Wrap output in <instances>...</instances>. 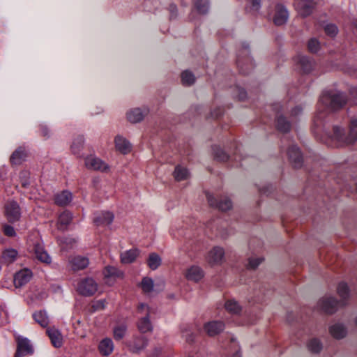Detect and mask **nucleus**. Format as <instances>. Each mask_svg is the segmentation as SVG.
Returning <instances> with one entry per match:
<instances>
[{
    "mask_svg": "<svg viewBox=\"0 0 357 357\" xmlns=\"http://www.w3.org/2000/svg\"><path fill=\"white\" fill-rule=\"evenodd\" d=\"M17 352L15 357H20L26 354H31L33 352V347L30 341L25 337L17 336Z\"/></svg>",
    "mask_w": 357,
    "mask_h": 357,
    "instance_id": "obj_11",
    "label": "nucleus"
},
{
    "mask_svg": "<svg viewBox=\"0 0 357 357\" xmlns=\"http://www.w3.org/2000/svg\"><path fill=\"white\" fill-rule=\"evenodd\" d=\"M263 261L261 257H251L249 259L248 268L250 269L256 268Z\"/></svg>",
    "mask_w": 357,
    "mask_h": 357,
    "instance_id": "obj_48",
    "label": "nucleus"
},
{
    "mask_svg": "<svg viewBox=\"0 0 357 357\" xmlns=\"http://www.w3.org/2000/svg\"><path fill=\"white\" fill-rule=\"evenodd\" d=\"M160 352H161V349H156L155 350V354L154 355L155 356H158V355H159L160 354Z\"/></svg>",
    "mask_w": 357,
    "mask_h": 357,
    "instance_id": "obj_59",
    "label": "nucleus"
},
{
    "mask_svg": "<svg viewBox=\"0 0 357 357\" xmlns=\"http://www.w3.org/2000/svg\"><path fill=\"white\" fill-rule=\"evenodd\" d=\"M213 151L214 157L219 161H226L229 158L227 154L220 146H214Z\"/></svg>",
    "mask_w": 357,
    "mask_h": 357,
    "instance_id": "obj_43",
    "label": "nucleus"
},
{
    "mask_svg": "<svg viewBox=\"0 0 357 357\" xmlns=\"http://www.w3.org/2000/svg\"><path fill=\"white\" fill-rule=\"evenodd\" d=\"M105 282L112 285L117 279L123 277V273L115 266H106L103 271Z\"/></svg>",
    "mask_w": 357,
    "mask_h": 357,
    "instance_id": "obj_12",
    "label": "nucleus"
},
{
    "mask_svg": "<svg viewBox=\"0 0 357 357\" xmlns=\"http://www.w3.org/2000/svg\"><path fill=\"white\" fill-rule=\"evenodd\" d=\"M289 18V12L282 5L278 4L275 8V14L273 18L274 23L276 25H282L285 24Z\"/></svg>",
    "mask_w": 357,
    "mask_h": 357,
    "instance_id": "obj_18",
    "label": "nucleus"
},
{
    "mask_svg": "<svg viewBox=\"0 0 357 357\" xmlns=\"http://www.w3.org/2000/svg\"><path fill=\"white\" fill-rule=\"evenodd\" d=\"M73 199L71 192L68 191H63L61 193L56 195L54 201L55 203L59 206H66L68 205Z\"/></svg>",
    "mask_w": 357,
    "mask_h": 357,
    "instance_id": "obj_31",
    "label": "nucleus"
},
{
    "mask_svg": "<svg viewBox=\"0 0 357 357\" xmlns=\"http://www.w3.org/2000/svg\"><path fill=\"white\" fill-rule=\"evenodd\" d=\"M97 289V283L91 278L80 280L77 287V291L85 296L93 295L96 292Z\"/></svg>",
    "mask_w": 357,
    "mask_h": 357,
    "instance_id": "obj_5",
    "label": "nucleus"
},
{
    "mask_svg": "<svg viewBox=\"0 0 357 357\" xmlns=\"http://www.w3.org/2000/svg\"><path fill=\"white\" fill-rule=\"evenodd\" d=\"M308 349L312 353H319L322 349V344L317 338H312L307 343Z\"/></svg>",
    "mask_w": 357,
    "mask_h": 357,
    "instance_id": "obj_39",
    "label": "nucleus"
},
{
    "mask_svg": "<svg viewBox=\"0 0 357 357\" xmlns=\"http://www.w3.org/2000/svg\"><path fill=\"white\" fill-rule=\"evenodd\" d=\"M346 98L342 93L335 91L324 92L319 101L317 111L313 119V130L315 133L323 126L324 119L330 111L342 108L346 103Z\"/></svg>",
    "mask_w": 357,
    "mask_h": 357,
    "instance_id": "obj_1",
    "label": "nucleus"
},
{
    "mask_svg": "<svg viewBox=\"0 0 357 357\" xmlns=\"http://www.w3.org/2000/svg\"><path fill=\"white\" fill-rule=\"evenodd\" d=\"M234 354H232V355L230 357H241V354L238 348L237 344H235L234 345Z\"/></svg>",
    "mask_w": 357,
    "mask_h": 357,
    "instance_id": "obj_56",
    "label": "nucleus"
},
{
    "mask_svg": "<svg viewBox=\"0 0 357 357\" xmlns=\"http://www.w3.org/2000/svg\"><path fill=\"white\" fill-rule=\"evenodd\" d=\"M5 213L8 220L10 222L17 221L21 216L20 208L15 201H10L6 203Z\"/></svg>",
    "mask_w": 357,
    "mask_h": 357,
    "instance_id": "obj_10",
    "label": "nucleus"
},
{
    "mask_svg": "<svg viewBox=\"0 0 357 357\" xmlns=\"http://www.w3.org/2000/svg\"><path fill=\"white\" fill-rule=\"evenodd\" d=\"M84 142V137L82 136H79L75 139L71 145V151L73 154L77 156L80 155V152L83 147Z\"/></svg>",
    "mask_w": 357,
    "mask_h": 357,
    "instance_id": "obj_37",
    "label": "nucleus"
},
{
    "mask_svg": "<svg viewBox=\"0 0 357 357\" xmlns=\"http://www.w3.org/2000/svg\"><path fill=\"white\" fill-rule=\"evenodd\" d=\"M169 11L171 13V18L175 17L176 16V13L177 10L176 6L174 4L169 6Z\"/></svg>",
    "mask_w": 357,
    "mask_h": 357,
    "instance_id": "obj_55",
    "label": "nucleus"
},
{
    "mask_svg": "<svg viewBox=\"0 0 357 357\" xmlns=\"http://www.w3.org/2000/svg\"><path fill=\"white\" fill-rule=\"evenodd\" d=\"M350 93L354 98H357V87H353L350 91Z\"/></svg>",
    "mask_w": 357,
    "mask_h": 357,
    "instance_id": "obj_58",
    "label": "nucleus"
},
{
    "mask_svg": "<svg viewBox=\"0 0 357 357\" xmlns=\"http://www.w3.org/2000/svg\"><path fill=\"white\" fill-rule=\"evenodd\" d=\"M33 251L36 258L40 262L46 264H51V257L49 255V254L45 250L43 245L40 242H37L33 244Z\"/></svg>",
    "mask_w": 357,
    "mask_h": 357,
    "instance_id": "obj_14",
    "label": "nucleus"
},
{
    "mask_svg": "<svg viewBox=\"0 0 357 357\" xmlns=\"http://www.w3.org/2000/svg\"><path fill=\"white\" fill-rule=\"evenodd\" d=\"M329 333L335 339L344 338L347 334L346 327L340 323H335L329 327Z\"/></svg>",
    "mask_w": 357,
    "mask_h": 357,
    "instance_id": "obj_22",
    "label": "nucleus"
},
{
    "mask_svg": "<svg viewBox=\"0 0 357 357\" xmlns=\"http://www.w3.org/2000/svg\"><path fill=\"white\" fill-rule=\"evenodd\" d=\"M194 4L199 13L204 14L208 10V0H194Z\"/></svg>",
    "mask_w": 357,
    "mask_h": 357,
    "instance_id": "obj_42",
    "label": "nucleus"
},
{
    "mask_svg": "<svg viewBox=\"0 0 357 357\" xmlns=\"http://www.w3.org/2000/svg\"><path fill=\"white\" fill-rule=\"evenodd\" d=\"M22 185H23V186L25 187L26 185V183H23Z\"/></svg>",
    "mask_w": 357,
    "mask_h": 357,
    "instance_id": "obj_62",
    "label": "nucleus"
},
{
    "mask_svg": "<svg viewBox=\"0 0 357 357\" xmlns=\"http://www.w3.org/2000/svg\"><path fill=\"white\" fill-rule=\"evenodd\" d=\"M47 333L54 347L59 348L63 343V337L61 333L56 328H52L47 330Z\"/></svg>",
    "mask_w": 357,
    "mask_h": 357,
    "instance_id": "obj_25",
    "label": "nucleus"
},
{
    "mask_svg": "<svg viewBox=\"0 0 357 357\" xmlns=\"http://www.w3.org/2000/svg\"><path fill=\"white\" fill-rule=\"evenodd\" d=\"M325 33L331 37H335L338 33V29L334 24H328L324 26Z\"/></svg>",
    "mask_w": 357,
    "mask_h": 357,
    "instance_id": "obj_46",
    "label": "nucleus"
},
{
    "mask_svg": "<svg viewBox=\"0 0 357 357\" xmlns=\"http://www.w3.org/2000/svg\"><path fill=\"white\" fill-rule=\"evenodd\" d=\"M237 66L241 73H248L254 68V62L249 56V50L245 48L238 55Z\"/></svg>",
    "mask_w": 357,
    "mask_h": 357,
    "instance_id": "obj_4",
    "label": "nucleus"
},
{
    "mask_svg": "<svg viewBox=\"0 0 357 357\" xmlns=\"http://www.w3.org/2000/svg\"><path fill=\"white\" fill-rule=\"evenodd\" d=\"M207 199L211 206L218 207L221 211H227L232 206L231 200L227 197L220 198L218 202L213 195H207Z\"/></svg>",
    "mask_w": 357,
    "mask_h": 357,
    "instance_id": "obj_13",
    "label": "nucleus"
},
{
    "mask_svg": "<svg viewBox=\"0 0 357 357\" xmlns=\"http://www.w3.org/2000/svg\"><path fill=\"white\" fill-rule=\"evenodd\" d=\"M161 261L160 257L158 254L152 252L149 256L147 264L151 270H155L160 266Z\"/></svg>",
    "mask_w": 357,
    "mask_h": 357,
    "instance_id": "obj_34",
    "label": "nucleus"
},
{
    "mask_svg": "<svg viewBox=\"0 0 357 357\" xmlns=\"http://www.w3.org/2000/svg\"><path fill=\"white\" fill-rule=\"evenodd\" d=\"M98 349L103 356H109L114 350V344L111 339L105 338L99 344Z\"/></svg>",
    "mask_w": 357,
    "mask_h": 357,
    "instance_id": "obj_29",
    "label": "nucleus"
},
{
    "mask_svg": "<svg viewBox=\"0 0 357 357\" xmlns=\"http://www.w3.org/2000/svg\"><path fill=\"white\" fill-rule=\"evenodd\" d=\"M114 220L113 213L109 211H102L95 214L94 222L96 225H110Z\"/></svg>",
    "mask_w": 357,
    "mask_h": 357,
    "instance_id": "obj_21",
    "label": "nucleus"
},
{
    "mask_svg": "<svg viewBox=\"0 0 357 357\" xmlns=\"http://www.w3.org/2000/svg\"><path fill=\"white\" fill-rule=\"evenodd\" d=\"M218 116H219V114H214V116H215V117H218Z\"/></svg>",
    "mask_w": 357,
    "mask_h": 357,
    "instance_id": "obj_61",
    "label": "nucleus"
},
{
    "mask_svg": "<svg viewBox=\"0 0 357 357\" xmlns=\"http://www.w3.org/2000/svg\"><path fill=\"white\" fill-rule=\"evenodd\" d=\"M297 59L298 65L304 73H310L313 69L314 63L308 57L300 55Z\"/></svg>",
    "mask_w": 357,
    "mask_h": 357,
    "instance_id": "obj_28",
    "label": "nucleus"
},
{
    "mask_svg": "<svg viewBox=\"0 0 357 357\" xmlns=\"http://www.w3.org/2000/svg\"><path fill=\"white\" fill-rule=\"evenodd\" d=\"M204 276L202 268L198 266L192 265L186 269L185 277L188 280L197 282Z\"/></svg>",
    "mask_w": 357,
    "mask_h": 357,
    "instance_id": "obj_15",
    "label": "nucleus"
},
{
    "mask_svg": "<svg viewBox=\"0 0 357 357\" xmlns=\"http://www.w3.org/2000/svg\"><path fill=\"white\" fill-rule=\"evenodd\" d=\"M340 305H343L342 302L331 296H324L318 303L319 308L328 314L334 313Z\"/></svg>",
    "mask_w": 357,
    "mask_h": 357,
    "instance_id": "obj_6",
    "label": "nucleus"
},
{
    "mask_svg": "<svg viewBox=\"0 0 357 357\" xmlns=\"http://www.w3.org/2000/svg\"><path fill=\"white\" fill-rule=\"evenodd\" d=\"M337 294L342 298V304L344 305V301L349 296V290L347 284L345 282H340L337 286Z\"/></svg>",
    "mask_w": 357,
    "mask_h": 357,
    "instance_id": "obj_35",
    "label": "nucleus"
},
{
    "mask_svg": "<svg viewBox=\"0 0 357 357\" xmlns=\"http://www.w3.org/2000/svg\"><path fill=\"white\" fill-rule=\"evenodd\" d=\"M73 219L72 213L69 211H63L60 214L58 218L57 227L60 230H64L67 228L68 225L70 223Z\"/></svg>",
    "mask_w": 357,
    "mask_h": 357,
    "instance_id": "obj_27",
    "label": "nucleus"
},
{
    "mask_svg": "<svg viewBox=\"0 0 357 357\" xmlns=\"http://www.w3.org/2000/svg\"><path fill=\"white\" fill-rule=\"evenodd\" d=\"M181 81L183 85L190 86L195 81V75L190 71H183L181 74Z\"/></svg>",
    "mask_w": 357,
    "mask_h": 357,
    "instance_id": "obj_41",
    "label": "nucleus"
},
{
    "mask_svg": "<svg viewBox=\"0 0 357 357\" xmlns=\"http://www.w3.org/2000/svg\"><path fill=\"white\" fill-rule=\"evenodd\" d=\"M302 110L303 109L301 106H296L291 110V116L296 117L301 114Z\"/></svg>",
    "mask_w": 357,
    "mask_h": 357,
    "instance_id": "obj_52",
    "label": "nucleus"
},
{
    "mask_svg": "<svg viewBox=\"0 0 357 357\" xmlns=\"http://www.w3.org/2000/svg\"><path fill=\"white\" fill-rule=\"evenodd\" d=\"M126 330H127V327L124 324H121V325L116 326L114 328V337L115 338V340H121L124 337Z\"/></svg>",
    "mask_w": 357,
    "mask_h": 357,
    "instance_id": "obj_45",
    "label": "nucleus"
},
{
    "mask_svg": "<svg viewBox=\"0 0 357 357\" xmlns=\"http://www.w3.org/2000/svg\"><path fill=\"white\" fill-rule=\"evenodd\" d=\"M34 320L42 327L45 328L49 324V317L45 311L39 310L33 314Z\"/></svg>",
    "mask_w": 357,
    "mask_h": 357,
    "instance_id": "obj_33",
    "label": "nucleus"
},
{
    "mask_svg": "<svg viewBox=\"0 0 357 357\" xmlns=\"http://www.w3.org/2000/svg\"><path fill=\"white\" fill-rule=\"evenodd\" d=\"M307 47L311 52L316 53L320 48V43L317 39L312 38L308 42Z\"/></svg>",
    "mask_w": 357,
    "mask_h": 357,
    "instance_id": "obj_47",
    "label": "nucleus"
},
{
    "mask_svg": "<svg viewBox=\"0 0 357 357\" xmlns=\"http://www.w3.org/2000/svg\"><path fill=\"white\" fill-rule=\"evenodd\" d=\"M115 146L118 151L123 154L130 151L131 146L128 141L121 136H117L115 138Z\"/></svg>",
    "mask_w": 357,
    "mask_h": 357,
    "instance_id": "obj_30",
    "label": "nucleus"
},
{
    "mask_svg": "<svg viewBox=\"0 0 357 357\" xmlns=\"http://www.w3.org/2000/svg\"><path fill=\"white\" fill-rule=\"evenodd\" d=\"M141 287L144 292L150 293L153 289V281L151 278L145 277L141 282Z\"/></svg>",
    "mask_w": 357,
    "mask_h": 357,
    "instance_id": "obj_44",
    "label": "nucleus"
},
{
    "mask_svg": "<svg viewBox=\"0 0 357 357\" xmlns=\"http://www.w3.org/2000/svg\"><path fill=\"white\" fill-rule=\"evenodd\" d=\"M85 165L88 169L98 170L102 172H107L109 170L108 165L101 159L94 155H89L86 158Z\"/></svg>",
    "mask_w": 357,
    "mask_h": 357,
    "instance_id": "obj_9",
    "label": "nucleus"
},
{
    "mask_svg": "<svg viewBox=\"0 0 357 357\" xmlns=\"http://www.w3.org/2000/svg\"><path fill=\"white\" fill-rule=\"evenodd\" d=\"M26 157V153L24 148L19 147L11 155L10 162L15 165H20L25 160Z\"/></svg>",
    "mask_w": 357,
    "mask_h": 357,
    "instance_id": "obj_26",
    "label": "nucleus"
},
{
    "mask_svg": "<svg viewBox=\"0 0 357 357\" xmlns=\"http://www.w3.org/2000/svg\"><path fill=\"white\" fill-rule=\"evenodd\" d=\"M322 140L328 145L336 147H342L354 144L357 141V117H354L351 119L348 134H346L343 128L335 126L333 128V133L327 134Z\"/></svg>",
    "mask_w": 357,
    "mask_h": 357,
    "instance_id": "obj_2",
    "label": "nucleus"
},
{
    "mask_svg": "<svg viewBox=\"0 0 357 357\" xmlns=\"http://www.w3.org/2000/svg\"><path fill=\"white\" fill-rule=\"evenodd\" d=\"M139 253L140 250L137 248H132L123 252L121 254V261L123 264H131L135 261Z\"/></svg>",
    "mask_w": 357,
    "mask_h": 357,
    "instance_id": "obj_23",
    "label": "nucleus"
},
{
    "mask_svg": "<svg viewBox=\"0 0 357 357\" xmlns=\"http://www.w3.org/2000/svg\"><path fill=\"white\" fill-rule=\"evenodd\" d=\"M17 256V250L14 249H6L2 253V259L4 262L10 264L16 259Z\"/></svg>",
    "mask_w": 357,
    "mask_h": 357,
    "instance_id": "obj_36",
    "label": "nucleus"
},
{
    "mask_svg": "<svg viewBox=\"0 0 357 357\" xmlns=\"http://www.w3.org/2000/svg\"><path fill=\"white\" fill-rule=\"evenodd\" d=\"M147 113L146 109L142 110L140 108H134L127 112V119L130 123H138L144 118Z\"/></svg>",
    "mask_w": 357,
    "mask_h": 357,
    "instance_id": "obj_20",
    "label": "nucleus"
},
{
    "mask_svg": "<svg viewBox=\"0 0 357 357\" xmlns=\"http://www.w3.org/2000/svg\"><path fill=\"white\" fill-rule=\"evenodd\" d=\"M32 273L29 269H23L17 272L14 277V284L17 288L21 287L29 282Z\"/></svg>",
    "mask_w": 357,
    "mask_h": 357,
    "instance_id": "obj_17",
    "label": "nucleus"
},
{
    "mask_svg": "<svg viewBox=\"0 0 357 357\" xmlns=\"http://www.w3.org/2000/svg\"><path fill=\"white\" fill-rule=\"evenodd\" d=\"M224 328V323L219 321H210L204 325V331L210 336H214L220 333Z\"/></svg>",
    "mask_w": 357,
    "mask_h": 357,
    "instance_id": "obj_19",
    "label": "nucleus"
},
{
    "mask_svg": "<svg viewBox=\"0 0 357 357\" xmlns=\"http://www.w3.org/2000/svg\"><path fill=\"white\" fill-rule=\"evenodd\" d=\"M173 174L175 180L177 181L186 180L190 176V173L188 170L185 167H182L181 165H177L175 167Z\"/></svg>",
    "mask_w": 357,
    "mask_h": 357,
    "instance_id": "obj_32",
    "label": "nucleus"
},
{
    "mask_svg": "<svg viewBox=\"0 0 357 357\" xmlns=\"http://www.w3.org/2000/svg\"><path fill=\"white\" fill-rule=\"evenodd\" d=\"M183 337L185 338V340L187 342H191L192 341V334L189 333L188 331L183 332Z\"/></svg>",
    "mask_w": 357,
    "mask_h": 357,
    "instance_id": "obj_57",
    "label": "nucleus"
},
{
    "mask_svg": "<svg viewBox=\"0 0 357 357\" xmlns=\"http://www.w3.org/2000/svg\"><path fill=\"white\" fill-rule=\"evenodd\" d=\"M225 259V250L220 246L213 247L206 255V260L211 266L221 264Z\"/></svg>",
    "mask_w": 357,
    "mask_h": 357,
    "instance_id": "obj_7",
    "label": "nucleus"
},
{
    "mask_svg": "<svg viewBox=\"0 0 357 357\" xmlns=\"http://www.w3.org/2000/svg\"><path fill=\"white\" fill-rule=\"evenodd\" d=\"M354 26H355V27L356 28V29H357V19H356V20H354Z\"/></svg>",
    "mask_w": 357,
    "mask_h": 357,
    "instance_id": "obj_60",
    "label": "nucleus"
},
{
    "mask_svg": "<svg viewBox=\"0 0 357 357\" xmlns=\"http://www.w3.org/2000/svg\"><path fill=\"white\" fill-rule=\"evenodd\" d=\"M276 126L278 129L283 132H288L290 130L291 125L283 116H278L277 119Z\"/></svg>",
    "mask_w": 357,
    "mask_h": 357,
    "instance_id": "obj_40",
    "label": "nucleus"
},
{
    "mask_svg": "<svg viewBox=\"0 0 357 357\" xmlns=\"http://www.w3.org/2000/svg\"><path fill=\"white\" fill-rule=\"evenodd\" d=\"M287 154L290 162L293 164L294 167L298 168L302 166L303 157L299 149L296 146H291L288 149Z\"/></svg>",
    "mask_w": 357,
    "mask_h": 357,
    "instance_id": "obj_16",
    "label": "nucleus"
},
{
    "mask_svg": "<svg viewBox=\"0 0 357 357\" xmlns=\"http://www.w3.org/2000/svg\"><path fill=\"white\" fill-rule=\"evenodd\" d=\"M3 232L6 236L10 237L15 236L16 234L14 228L7 225L3 227Z\"/></svg>",
    "mask_w": 357,
    "mask_h": 357,
    "instance_id": "obj_49",
    "label": "nucleus"
},
{
    "mask_svg": "<svg viewBox=\"0 0 357 357\" xmlns=\"http://www.w3.org/2000/svg\"><path fill=\"white\" fill-rule=\"evenodd\" d=\"M138 313L141 317L137 322V328L142 333L151 332L153 326L149 319V315L153 313V309L146 304L141 303L138 306Z\"/></svg>",
    "mask_w": 357,
    "mask_h": 357,
    "instance_id": "obj_3",
    "label": "nucleus"
},
{
    "mask_svg": "<svg viewBox=\"0 0 357 357\" xmlns=\"http://www.w3.org/2000/svg\"><path fill=\"white\" fill-rule=\"evenodd\" d=\"M225 309L231 314H238L241 311L238 303L234 300H229L225 304Z\"/></svg>",
    "mask_w": 357,
    "mask_h": 357,
    "instance_id": "obj_38",
    "label": "nucleus"
},
{
    "mask_svg": "<svg viewBox=\"0 0 357 357\" xmlns=\"http://www.w3.org/2000/svg\"><path fill=\"white\" fill-rule=\"evenodd\" d=\"M294 6L298 13L305 17L312 13L315 3L312 0H295Z\"/></svg>",
    "mask_w": 357,
    "mask_h": 357,
    "instance_id": "obj_8",
    "label": "nucleus"
},
{
    "mask_svg": "<svg viewBox=\"0 0 357 357\" xmlns=\"http://www.w3.org/2000/svg\"><path fill=\"white\" fill-rule=\"evenodd\" d=\"M40 135L45 138H48L50 135V130L45 125L40 126Z\"/></svg>",
    "mask_w": 357,
    "mask_h": 357,
    "instance_id": "obj_51",
    "label": "nucleus"
},
{
    "mask_svg": "<svg viewBox=\"0 0 357 357\" xmlns=\"http://www.w3.org/2000/svg\"><path fill=\"white\" fill-rule=\"evenodd\" d=\"M261 7V0H250V9L255 12L259 10Z\"/></svg>",
    "mask_w": 357,
    "mask_h": 357,
    "instance_id": "obj_50",
    "label": "nucleus"
},
{
    "mask_svg": "<svg viewBox=\"0 0 357 357\" xmlns=\"http://www.w3.org/2000/svg\"><path fill=\"white\" fill-rule=\"evenodd\" d=\"M89 259L85 257L76 256L70 260V264L73 270L79 271L85 268L89 265Z\"/></svg>",
    "mask_w": 357,
    "mask_h": 357,
    "instance_id": "obj_24",
    "label": "nucleus"
},
{
    "mask_svg": "<svg viewBox=\"0 0 357 357\" xmlns=\"http://www.w3.org/2000/svg\"><path fill=\"white\" fill-rule=\"evenodd\" d=\"M246 91L243 89H238V98L239 100H244L246 98Z\"/></svg>",
    "mask_w": 357,
    "mask_h": 357,
    "instance_id": "obj_54",
    "label": "nucleus"
},
{
    "mask_svg": "<svg viewBox=\"0 0 357 357\" xmlns=\"http://www.w3.org/2000/svg\"><path fill=\"white\" fill-rule=\"evenodd\" d=\"M105 306V300H100L96 302V303L94 305V307L97 310L103 309Z\"/></svg>",
    "mask_w": 357,
    "mask_h": 357,
    "instance_id": "obj_53",
    "label": "nucleus"
},
{
    "mask_svg": "<svg viewBox=\"0 0 357 357\" xmlns=\"http://www.w3.org/2000/svg\"><path fill=\"white\" fill-rule=\"evenodd\" d=\"M355 323H356V325L357 326V317L356 318Z\"/></svg>",
    "mask_w": 357,
    "mask_h": 357,
    "instance_id": "obj_63",
    "label": "nucleus"
}]
</instances>
